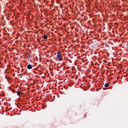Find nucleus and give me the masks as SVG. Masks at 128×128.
I'll return each mask as SVG.
<instances>
[{"label": "nucleus", "mask_w": 128, "mask_h": 128, "mask_svg": "<svg viewBox=\"0 0 128 128\" xmlns=\"http://www.w3.org/2000/svg\"><path fill=\"white\" fill-rule=\"evenodd\" d=\"M56 60H59L60 62L62 60V52L58 51L57 52V54L56 56Z\"/></svg>", "instance_id": "f257e3e1"}, {"label": "nucleus", "mask_w": 128, "mask_h": 128, "mask_svg": "<svg viewBox=\"0 0 128 128\" xmlns=\"http://www.w3.org/2000/svg\"><path fill=\"white\" fill-rule=\"evenodd\" d=\"M44 40H48V35H44L43 36Z\"/></svg>", "instance_id": "20e7f679"}, {"label": "nucleus", "mask_w": 128, "mask_h": 128, "mask_svg": "<svg viewBox=\"0 0 128 128\" xmlns=\"http://www.w3.org/2000/svg\"><path fill=\"white\" fill-rule=\"evenodd\" d=\"M27 68L28 70H32V64H29L27 66Z\"/></svg>", "instance_id": "f03ea898"}, {"label": "nucleus", "mask_w": 128, "mask_h": 128, "mask_svg": "<svg viewBox=\"0 0 128 128\" xmlns=\"http://www.w3.org/2000/svg\"><path fill=\"white\" fill-rule=\"evenodd\" d=\"M105 88H108L110 86V84L108 83H106L104 84Z\"/></svg>", "instance_id": "7ed1b4c3"}, {"label": "nucleus", "mask_w": 128, "mask_h": 128, "mask_svg": "<svg viewBox=\"0 0 128 128\" xmlns=\"http://www.w3.org/2000/svg\"><path fill=\"white\" fill-rule=\"evenodd\" d=\"M16 92L18 96H20V94H22L20 92V91L17 92Z\"/></svg>", "instance_id": "39448f33"}]
</instances>
